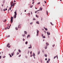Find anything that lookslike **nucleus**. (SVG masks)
<instances>
[{
  "label": "nucleus",
  "mask_w": 63,
  "mask_h": 63,
  "mask_svg": "<svg viewBox=\"0 0 63 63\" xmlns=\"http://www.w3.org/2000/svg\"><path fill=\"white\" fill-rule=\"evenodd\" d=\"M10 47H11V46H9L8 47H9V48Z\"/></svg>",
  "instance_id": "56"
},
{
  "label": "nucleus",
  "mask_w": 63,
  "mask_h": 63,
  "mask_svg": "<svg viewBox=\"0 0 63 63\" xmlns=\"http://www.w3.org/2000/svg\"><path fill=\"white\" fill-rule=\"evenodd\" d=\"M0 59H1V56H0Z\"/></svg>",
  "instance_id": "48"
},
{
  "label": "nucleus",
  "mask_w": 63,
  "mask_h": 63,
  "mask_svg": "<svg viewBox=\"0 0 63 63\" xmlns=\"http://www.w3.org/2000/svg\"><path fill=\"white\" fill-rule=\"evenodd\" d=\"M19 54V52H17V55Z\"/></svg>",
  "instance_id": "35"
},
{
  "label": "nucleus",
  "mask_w": 63,
  "mask_h": 63,
  "mask_svg": "<svg viewBox=\"0 0 63 63\" xmlns=\"http://www.w3.org/2000/svg\"><path fill=\"white\" fill-rule=\"evenodd\" d=\"M14 13L15 14V16H14V17L15 18H16V15H17V14H16V12H15Z\"/></svg>",
  "instance_id": "1"
},
{
  "label": "nucleus",
  "mask_w": 63,
  "mask_h": 63,
  "mask_svg": "<svg viewBox=\"0 0 63 63\" xmlns=\"http://www.w3.org/2000/svg\"><path fill=\"white\" fill-rule=\"evenodd\" d=\"M15 29L16 30H18V29L17 27H16Z\"/></svg>",
  "instance_id": "15"
},
{
  "label": "nucleus",
  "mask_w": 63,
  "mask_h": 63,
  "mask_svg": "<svg viewBox=\"0 0 63 63\" xmlns=\"http://www.w3.org/2000/svg\"><path fill=\"white\" fill-rule=\"evenodd\" d=\"M9 11H10V9H8V12H9Z\"/></svg>",
  "instance_id": "63"
},
{
  "label": "nucleus",
  "mask_w": 63,
  "mask_h": 63,
  "mask_svg": "<svg viewBox=\"0 0 63 63\" xmlns=\"http://www.w3.org/2000/svg\"><path fill=\"white\" fill-rule=\"evenodd\" d=\"M40 10H41V11H42V8H40Z\"/></svg>",
  "instance_id": "22"
},
{
  "label": "nucleus",
  "mask_w": 63,
  "mask_h": 63,
  "mask_svg": "<svg viewBox=\"0 0 63 63\" xmlns=\"http://www.w3.org/2000/svg\"><path fill=\"white\" fill-rule=\"evenodd\" d=\"M43 38H46V37L45 36H43Z\"/></svg>",
  "instance_id": "27"
},
{
  "label": "nucleus",
  "mask_w": 63,
  "mask_h": 63,
  "mask_svg": "<svg viewBox=\"0 0 63 63\" xmlns=\"http://www.w3.org/2000/svg\"><path fill=\"white\" fill-rule=\"evenodd\" d=\"M26 12V10H25V12Z\"/></svg>",
  "instance_id": "60"
},
{
  "label": "nucleus",
  "mask_w": 63,
  "mask_h": 63,
  "mask_svg": "<svg viewBox=\"0 0 63 63\" xmlns=\"http://www.w3.org/2000/svg\"><path fill=\"white\" fill-rule=\"evenodd\" d=\"M29 52H30L29 51L28 53V54H29Z\"/></svg>",
  "instance_id": "47"
},
{
  "label": "nucleus",
  "mask_w": 63,
  "mask_h": 63,
  "mask_svg": "<svg viewBox=\"0 0 63 63\" xmlns=\"http://www.w3.org/2000/svg\"><path fill=\"white\" fill-rule=\"evenodd\" d=\"M31 48V47H29L28 48Z\"/></svg>",
  "instance_id": "42"
},
{
  "label": "nucleus",
  "mask_w": 63,
  "mask_h": 63,
  "mask_svg": "<svg viewBox=\"0 0 63 63\" xmlns=\"http://www.w3.org/2000/svg\"><path fill=\"white\" fill-rule=\"evenodd\" d=\"M50 59H48V61H49H49H50Z\"/></svg>",
  "instance_id": "24"
},
{
  "label": "nucleus",
  "mask_w": 63,
  "mask_h": 63,
  "mask_svg": "<svg viewBox=\"0 0 63 63\" xmlns=\"http://www.w3.org/2000/svg\"><path fill=\"white\" fill-rule=\"evenodd\" d=\"M47 46H46V47H45V49H47Z\"/></svg>",
  "instance_id": "16"
},
{
  "label": "nucleus",
  "mask_w": 63,
  "mask_h": 63,
  "mask_svg": "<svg viewBox=\"0 0 63 63\" xmlns=\"http://www.w3.org/2000/svg\"><path fill=\"white\" fill-rule=\"evenodd\" d=\"M45 30H46V31L47 30V28H45Z\"/></svg>",
  "instance_id": "21"
},
{
  "label": "nucleus",
  "mask_w": 63,
  "mask_h": 63,
  "mask_svg": "<svg viewBox=\"0 0 63 63\" xmlns=\"http://www.w3.org/2000/svg\"><path fill=\"white\" fill-rule=\"evenodd\" d=\"M5 10L6 11H7V8H6Z\"/></svg>",
  "instance_id": "59"
},
{
  "label": "nucleus",
  "mask_w": 63,
  "mask_h": 63,
  "mask_svg": "<svg viewBox=\"0 0 63 63\" xmlns=\"http://www.w3.org/2000/svg\"><path fill=\"white\" fill-rule=\"evenodd\" d=\"M47 33L48 35H48H50V33L48 32H47Z\"/></svg>",
  "instance_id": "6"
},
{
  "label": "nucleus",
  "mask_w": 63,
  "mask_h": 63,
  "mask_svg": "<svg viewBox=\"0 0 63 63\" xmlns=\"http://www.w3.org/2000/svg\"><path fill=\"white\" fill-rule=\"evenodd\" d=\"M32 24H33V23L31 22V23H30V24L32 25Z\"/></svg>",
  "instance_id": "31"
},
{
  "label": "nucleus",
  "mask_w": 63,
  "mask_h": 63,
  "mask_svg": "<svg viewBox=\"0 0 63 63\" xmlns=\"http://www.w3.org/2000/svg\"><path fill=\"white\" fill-rule=\"evenodd\" d=\"M40 51H38V55H39V54H40Z\"/></svg>",
  "instance_id": "11"
},
{
  "label": "nucleus",
  "mask_w": 63,
  "mask_h": 63,
  "mask_svg": "<svg viewBox=\"0 0 63 63\" xmlns=\"http://www.w3.org/2000/svg\"><path fill=\"white\" fill-rule=\"evenodd\" d=\"M15 4H12V6H15Z\"/></svg>",
  "instance_id": "25"
},
{
  "label": "nucleus",
  "mask_w": 63,
  "mask_h": 63,
  "mask_svg": "<svg viewBox=\"0 0 63 63\" xmlns=\"http://www.w3.org/2000/svg\"><path fill=\"white\" fill-rule=\"evenodd\" d=\"M28 43V42L27 41L26 42H25L26 45H27Z\"/></svg>",
  "instance_id": "12"
},
{
  "label": "nucleus",
  "mask_w": 63,
  "mask_h": 63,
  "mask_svg": "<svg viewBox=\"0 0 63 63\" xmlns=\"http://www.w3.org/2000/svg\"><path fill=\"white\" fill-rule=\"evenodd\" d=\"M10 57H12V55H10Z\"/></svg>",
  "instance_id": "53"
},
{
  "label": "nucleus",
  "mask_w": 63,
  "mask_h": 63,
  "mask_svg": "<svg viewBox=\"0 0 63 63\" xmlns=\"http://www.w3.org/2000/svg\"><path fill=\"white\" fill-rule=\"evenodd\" d=\"M55 46V45L54 44L52 45V47H54Z\"/></svg>",
  "instance_id": "26"
},
{
  "label": "nucleus",
  "mask_w": 63,
  "mask_h": 63,
  "mask_svg": "<svg viewBox=\"0 0 63 63\" xmlns=\"http://www.w3.org/2000/svg\"><path fill=\"white\" fill-rule=\"evenodd\" d=\"M34 3V2H32V4H33Z\"/></svg>",
  "instance_id": "50"
},
{
  "label": "nucleus",
  "mask_w": 63,
  "mask_h": 63,
  "mask_svg": "<svg viewBox=\"0 0 63 63\" xmlns=\"http://www.w3.org/2000/svg\"><path fill=\"white\" fill-rule=\"evenodd\" d=\"M10 37V35H9L7 36V37Z\"/></svg>",
  "instance_id": "43"
},
{
  "label": "nucleus",
  "mask_w": 63,
  "mask_h": 63,
  "mask_svg": "<svg viewBox=\"0 0 63 63\" xmlns=\"http://www.w3.org/2000/svg\"><path fill=\"white\" fill-rule=\"evenodd\" d=\"M5 57H6V56H4V57H3V58H5Z\"/></svg>",
  "instance_id": "52"
},
{
  "label": "nucleus",
  "mask_w": 63,
  "mask_h": 63,
  "mask_svg": "<svg viewBox=\"0 0 63 63\" xmlns=\"http://www.w3.org/2000/svg\"><path fill=\"white\" fill-rule=\"evenodd\" d=\"M55 58H56V56L54 57V59H55Z\"/></svg>",
  "instance_id": "36"
},
{
  "label": "nucleus",
  "mask_w": 63,
  "mask_h": 63,
  "mask_svg": "<svg viewBox=\"0 0 63 63\" xmlns=\"http://www.w3.org/2000/svg\"><path fill=\"white\" fill-rule=\"evenodd\" d=\"M39 10H37V11H35V13H37V12H38V11H39Z\"/></svg>",
  "instance_id": "14"
},
{
  "label": "nucleus",
  "mask_w": 63,
  "mask_h": 63,
  "mask_svg": "<svg viewBox=\"0 0 63 63\" xmlns=\"http://www.w3.org/2000/svg\"><path fill=\"white\" fill-rule=\"evenodd\" d=\"M12 55L13 56L14 55V54L13 53H12Z\"/></svg>",
  "instance_id": "29"
},
{
  "label": "nucleus",
  "mask_w": 63,
  "mask_h": 63,
  "mask_svg": "<svg viewBox=\"0 0 63 63\" xmlns=\"http://www.w3.org/2000/svg\"><path fill=\"white\" fill-rule=\"evenodd\" d=\"M18 51L19 52H21V51L20 50H18Z\"/></svg>",
  "instance_id": "19"
},
{
  "label": "nucleus",
  "mask_w": 63,
  "mask_h": 63,
  "mask_svg": "<svg viewBox=\"0 0 63 63\" xmlns=\"http://www.w3.org/2000/svg\"><path fill=\"white\" fill-rule=\"evenodd\" d=\"M39 31L38 30H37V34H36L37 36H38V34H39Z\"/></svg>",
  "instance_id": "3"
},
{
  "label": "nucleus",
  "mask_w": 63,
  "mask_h": 63,
  "mask_svg": "<svg viewBox=\"0 0 63 63\" xmlns=\"http://www.w3.org/2000/svg\"><path fill=\"white\" fill-rule=\"evenodd\" d=\"M43 36H44V34H42V37H43Z\"/></svg>",
  "instance_id": "44"
},
{
  "label": "nucleus",
  "mask_w": 63,
  "mask_h": 63,
  "mask_svg": "<svg viewBox=\"0 0 63 63\" xmlns=\"http://www.w3.org/2000/svg\"><path fill=\"white\" fill-rule=\"evenodd\" d=\"M44 55L45 57H47V54H45Z\"/></svg>",
  "instance_id": "13"
},
{
  "label": "nucleus",
  "mask_w": 63,
  "mask_h": 63,
  "mask_svg": "<svg viewBox=\"0 0 63 63\" xmlns=\"http://www.w3.org/2000/svg\"><path fill=\"white\" fill-rule=\"evenodd\" d=\"M50 23L51 24V25H53V24H52V22H50Z\"/></svg>",
  "instance_id": "28"
},
{
  "label": "nucleus",
  "mask_w": 63,
  "mask_h": 63,
  "mask_svg": "<svg viewBox=\"0 0 63 63\" xmlns=\"http://www.w3.org/2000/svg\"><path fill=\"white\" fill-rule=\"evenodd\" d=\"M45 60L47 61V58H46L45 59Z\"/></svg>",
  "instance_id": "32"
},
{
  "label": "nucleus",
  "mask_w": 63,
  "mask_h": 63,
  "mask_svg": "<svg viewBox=\"0 0 63 63\" xmlns=\"http://www.w3.org/2000/svg\"><path fill=\"white\" fill-rule=\"evenodd\" d=\"M9 9L10 10H11V7H10L9 8Z\"/></svg>",
  "instance_id": "41"
},
{
  "label": "nucleus",
  "mask_w": 63,
  "mask_h": 63,
  "mask_svg": "<svg viewBox=\"0 0 63 63\" xmlns=\"http://www.w3.org/2000/svg\"><path fill=\"white\" fill-rule=\"evenodd\" d=\"M21 56V55H19V56L18 57H20Z\"/></svg>",
  "instance_id": "51"
},
{
  "label": "nucleus",
  "mask_w": 63,
  "mask_h": 63,
  "mask_svg": "<svg viewBox=\"0 0 63 63\" xmlns=\"http://www.w3.org/2000/svg\"><path fill=\"white\" fill-rule=\"evenodd\" d=\"M34 58H35V56H34Z\"/></svg>",
  "instance_id": "64"
},
{
  "label": "nucleus",
  "mask_w": 63,
  "mask_h": 63,
  "mask_svg": "<svg viewBox=\"0 0 63 63\" xmlns=\"http://www.w3.org/2000/svg\"><path fill=\"white\" fill-rule=\"evenodd\" d=\"M18 28H20V26L19 25L18 26Z\"/></svg>",
  "instance_id": "20"
},
{
  "label": "nucleus",
  "mask_w": 63,
  "mask_h": 63,
  "mask_svg": "<svg viewBox=\"0 0 63 63\" xmlns=\"http://www.w3.org/2000/svg\"><path fill=\"white\" fill-rule=\"evenodd\" d=\"M23 39V41H24V40H25V39H24H24Z\"/></svg>",
  "instance_id": "55"
},
{
  "label": "nucleus",
  "mask_w": 63,
  "mask_h": 63,
  "mask_svg": "<svg viewBox=\"0 0 63 63\" xmlns=\"http://www.w3.org/2000/svg\"><path fill=\"white\" fill-rule=\"evenodd\" d=\"M46 45H47V46H48V43L47 42L46 43Z\"/></svg>",
  "instance_id": "8"
},
{
  "label": "nucleus",
  "mask_w": 63,
  "mask_h": 63,
  "mask_svg": "<svg viewBox=\"0 0 63 63\" xmlns=\"http://www.w3.org/2000/svg\"><path fill=\"white\" fill-rule=\"evenodd\" d=\"M13 4V2H12L11 3V7H12V5Z\"/></svg>",
  "instance_id": "5"
},
{
  "label": "nucleus",
  "mask_w": 63,
  "mask_h": 63,
  "mask_svg": "<svg viewBox=\"0 0 63 63\" xmlns=\"http://www.w3.org/2000/svg\"><path fill=\"white\" fill-rule=\"evenodd\" d=\"M40 4V2H39L37 3V5Z\"/></svg>",
  "instance_id": "23"
},
{
  "label": "nucleus",
  "mask_w": 63,
  "mask_h": 63,
  "mask_svg": "<svg viewBox=\"0 0 63 63\" xmlns=\"http://www.w3.org/2000/svg\"><path fill=\"white\" fill-rule=\"evenodd\" d=\"M47 15H48V13H47Z\"/></svg>",
  "instance_id": "38"
},
{
  "label": "nucleus",
  "mask_w": 63,
  "mask_h": 63,
  "mask_svg": "<svg viewBox=\"0 0 63 63\" xmlns=\"http://www.w3.org/2000/svg\"><path fill=\"white\" fill-rule=\"evenodd\" d=\"M10 44L8 43L7 46V47H8V46H10Z\"/></svg>",
  "instance_id": "7"
},
{
  "label": "nucleus",
  "mask_w": 63,
  "mask_h": 63,
  "mask_svg": "<svg viewBox=\"0 0 63 63\" xmlns=\"http://www.w3.org/2000/svg\"><path fill=\"white\" fill-rule=\"evenodd\" d=\"M1 6H3V4H2V5H1Z\"/></svg>",
  "instance_id": "61"
},
{
  "label": "nucleus",
  "mask_w": 63,
  "mask_h": 63,
  "mask_svg": "<svg viewBox=\"0 0 63 63\" xmlns=\"http://www.w3.org/2000/svg\"><path fill=\"white\" fill-rule=\"evenodd\" d=\"M32 57V55H31L30 56V57Z\"/></svg>",
  "instance_id": "54"
},
{
  "label": "nucleus",
  "mask_w": 63,
  "mask_h": 63,
  "mask_svg": "<svg viewBox=\"0 0 63 63\" xmlns=\"http://www.w3.org/2000/svg\"><path fill=\"white\" fill-rule=\"evenodd\" d=\"M36 17H39V16H37V15H36Z\"/></svg>",
  "instance_id": "33"
},
{
  "label": "nucleus",
  "mask_w": 63,
  "mask_h": 63,
  "mask_svg": "<svg viewBox=\"0 0 63 63\" xmlns=\"http://www.w3.org/2000/svg\"><path fill=\"white\" fill-rule=\"evenodd\" d=\"M30 7V8H32V6H31Z\"/></svg>",
  "instance_id": "62"
},
{
  "label": "nucleus",
  "mask_w": 63,
  "mask_h": 63,
  "mask_svg": "<svg viewBox=\"0 0 63 63\" xmlns=\"http://www.w3.org/2000/svg\"><path fill=\"white\" fill-rule=\"evenodd\" d=\"M33 20H36V19L35 18H34L33 19Z\"/></svg>",
  "instance_id": "37"
},
{
  "label": "nucleus",
  "mask_w": 63,
  "mask_h": 63,
  "mask_svg": "<svg viewBox=\"0 0 63 63\" xmlns=\"http://www.w3.org/2000/svg\"><path fill=\"white\" fill-rule=\"evenodd\" d=\"M3 10L4 11H5V9H3Z\"/></svg>",
  "instance_id": "58"
},
{
  "label": "nucleus",
  "mask_w": 63,
  "mask_h": 63,
  "mask_svg": "<svg viewBox=\"0 0 63 63\" xmlns=\"http://www.w3.org/2000/svg\"><path fill=\"white\" fill-rule=\"evenodd\" d=\"M49 63V61H47V63Z\"/></svg>",
  "instance_id": "30"
},
{
  "label": "nucleus",
  "mask_w": 63,
  "mask_h": 63,
  "mask_svg": "<svg viewBox=\"0 0 63 63\" xmlns=\"http://www.w3.org/2000/svg\"><path fill=\"white\" fill-rule=\"evenodd\" d=\"M30 35H28V37H30Z\"/></svg>",
  "instance_id": "40"
},
{
  "label": "nucleus",
  "mask_w": 63,
  "mask_h": 63,
  "mask_svg": "<svg viewBox=\"0 0 63 63\" xmlns=\"http://www.w3.org/2000/svg\"><path fill=\"white\" fill-rule=\"evenodd\" d=\"M56 57L57 58V59H58V56H57V55L56 56Z\"/></svg>",
  "instance_id": "34"
},
{
  "label": "nucleus",
  "mask_w": 63,
  "mask_h": 63,
  "mask_svg": "<svg viewBox=\"0 0 63 63\" xmlns=\"http://www.w3.org/2000/svg\"><path fill=\"white\" fill-rule=\"evenodd\" d=\"M33 56H36V55H35V54L34 53H33Z\"/></svg>",
  "instance_id": "17"
},
{
  "label": "nucleus",
  "mask_w": 63,
  "mask_h": 63,
  "mask_svg": "<svg viewBox=\"0 0 63 63\" xmlns=\"http://www.w3.org/2000/svg\"><path fill=\"white\" fill-rule=\"evenodd\" d=\"M32 12H31V15H32Z\"/></svg>",
  "instance_id": "49"
},
{
  "label": "nucleus",
  "mask_w": 63,
  "mask_h": 63,
  "mask_svg": "<svg viewBox=\"0 0 63 63\" xmlns=\"http://www.w3.org/2000/svg\"><path fill=\"white\" fill-rule=\"evenodd\" d=\"M24 32H25V34H27V32H26V31H25Z\"/></svg>",
  "instance_id": "10"
},
{
  "label": "nucleus",
  "mask_w": 63,
  "mask_h": 63,
  "mask_svg": "<svg viewBox=\"0 0 63 63\" xmlns=\"http://www.w3.org/2000/svg\"><path fill=\"white\" fill-rule=\"evenodd\" d=\"M30 54H32V51H31L30 52Z\"/></svg>",
  "instance_id": "39"
},
{
  "label": "nucleus",
  "mask_w": 63,
  "mask_h": 63,
  "mask_svg": "<svg viewBox=\"0 0 63 63\" xmlns=\"http://www.w3.org/2000/svg\"><path fill=\"white\" fill-rule=\"evenodd\" d=\"M36 23L37 24H39V21H37Z\"/></svg>",
  "instance_id": "9"
},
{
  "label": "nucleus",
  "mask_w": 63,
  "mask_h": 63,
  "mask_svg": "<svg viewBox=\"0 0 63 63\" xmlns=\"http://www.w3.org/2000/svg\"><path fill=\"white\" fill-rule=\"evenodd\" d=\"M28 16H30V13H29L28 14Z\"/></svg>",
  "instance_id": "18"
},
{
  "label": "nucleus",
  "mask_w": 63,
  "mask_h": 63,
  "mask_svg": "<svg viewBox=\"0 0 63 63\" xmlns=\"http://www.w3.org/2000/svg\"><path fill=\"white\" fill-rule=\"evenodd\" d=\"M41 20H43V18L41 17Z\"/></svg>",
  "instance_id": "46"
},
{
  "label": "nucleus",
  "mask_w": 63,
  "mask_h": 63,
  "mask_svg": "<svg viewBox=\"0 0 63 63\" xmlns=\"http://www.w3.org/2000/svg\"><path fill=\"white\" fill-rule=\"evenodd\" d=\"M10 26H11V25L9 26V28H8V27H9V25H8V26L7 27V28H5V30H6V29H7H7H9V28L10 27Z\"/></svg>",
  "instance_id": "4"
},
{
  "label": "nucleus",
  "mask_w": 63,
  "mask_h": 63,
  "mask_svg": "<svg viewBox=\"0 0 63 63\" xmlns=\"http://www.w3.org/2000/svg\"><path fill=\"white\" fill-rule=\"evenodd\" d=\"M25 34H24L23 35V37H25Z\"/></svg>",
  "instance_id": "45"
},
{
  "label": "nucleus",
  "mask_w": 63,
  "mask_h": 63,
  "mask_svg": "<svg viewBox=\"0 0 63 63\" xmlns=\"http://www.w3.org/2000/svg\"><path fill=\"white\" fill-rule=\"evenodd\" d=\"M30 47H32V46H31V45H30Z\"/></svg>",
  "instance_id": "57"
},
{
  "label": "nucleus",
  "mask_w": 63,
  "mask_h": 63,
  "mask_svg": "<svg viewBox=\"0 0 63 63\" xmlns=\"http://www.w3.org/2000/svg\"><path fill=\"white\" fill-rule=\"evenodd\" d=\"M11 23H13V17H11Z\"/></svg>",
  "instance_id": "2"
}]
</instances>
